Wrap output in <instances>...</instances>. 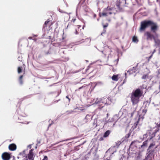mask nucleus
<instances>
[{
  "instance_id": "f8f14e48",
  "label": "nucleus",
  "mask_w": 160,
  "mask_h": 160,
  "mask_svg": "<svg viewBox=\"0 0 160 160\" xmlns=\"http://www.w3.org/2000/svg\"><path fill=\"white\" fill-rule=\"evenodd\" d=\"M77 28L75 29V33L76 34H78L79 32L81 29L80 28H81V26L80 25H77Z\"/></svg>"
},
{
  "instance_id": "2f4dec72",
  "label": "nucleus",
  "mask_w": 160,
  "mask_h": 160,
  "mask_svg": "<svg viewBox=\"0 0 160 160\" xmlns=\"http://www.w3.org/2000/svg\"><path fill=\"white\" fill-rule=\"evenodd\" d=\"M135 142H136V141H132V142H131V144H130V145L131 146V145H132V144H134V143Z\"/></svg>"
},
{
  "instance_id": "49530a36",
  "label": "nucleus",
  "mask_w": 160,
  "mask_h": 160,
  "mask_svg": "<svg viewBox=\"0 0 160 160\" xmlns=\"http://www.w3.org/2000/svg\"><path fill=\"white\" fill-rule=\"evenodd\" d=\"M13 160H15V158H14V157H13Z\"/></svg>"
},
{
  "instance_id": "e433bc0d",
  "label": "nucleus",
  "mask_w": 160,
  "mask_h": 160,
  "mask_svg": "<svg viewBox=\"0 0 160 160\" xmlns=\"http://www.w3.org/2000/svg\"><path fill=\"white\" fill-rule=\"evenodd\" d=\"M152 55L148 57L149 59H151V58H152Z\"/></svg>"
},
{
  "instance_id": "f3484780",
  "label": "nucleus",
  "mask_w": 160,
  "mask_h": 160,
  "mask_svg": "<svg viewBox=\"0 0 160 160\" xmlns=\"http://www.w3.org/2000/svg\"><path fill=\"white\" fill-rule=\"evenodd\" d=\"M108 15L107 13H106L104 10L102 13H99V16L100 17L102 16H107Z\"/></svg>"
},
{
  "instance_id": "c85d7f7f",
  "label": "nucleus",
  "mask_w": 160,
  "mask_h": 160,
  "mask_svg": "<svg viewBox=\"0 0 160 160\" xmlns=\"http://www.w3.org/2000/svg\"><path fill=\"white\" fill-rule=\"evenodd\" d=\"M108 26V24L107 23L105 25H103V27L104 28H105L107 27Z\"/></svg>"
},
{
  "instance_id": "cd10ccee",
  "label": "nucleus",
  "mask_w": 160,
  "mask_h": 160,
  "mask_svg": "<svg viewBox=\"0 0 160 160\" xmlns=\"http://www.w3.org/2000/svg\"><path fill=\"white\" fill-rule=\"evenodd\" d=\"M48 157L46 156H45L44 157V158L42 160H48Z\"/></svg>"
},
{
  "instance_id": "1a4fd4ad",
  "label": "nucleus",
  "mask_w": 160,
  "mask_h": 160,
  "mask_svg": "<svg viewBox=\"0 0 160 160\" xmlns=\"http://www.w3.org/2000/svg\"><path fill=\"white\" fill-rule=\"evenodd\" d=\"M8 148L10 151H14L16 149L17 146L14 143L11 144L9 145Z\"/></svg>"
},
{
  "instance_id": "b1692460",
  "label": "nucleus",
  "mask_w": 160,
  "mask_h": 160,
  "mask_svg": "<svg viewBox=\"0 0 160 160\" xmlns=\"http://www.w3.org/2000/svg\"><path fill=\"white\" fill-rule=\"evenodd\" d=\"M139 120H140V118L138 119V121H137L136 122H135L134 123V128H136L137 127V126L138 125V124L139 123Z\"/></svg>"
},
{
  "instance_id": "ddd939ff",
  "label": "nucleus",
  "mask_w": 160,
  "mask_h": 160,
  "mask_svg": "<svg viewBox=\"0 0 160 160\" xmlns=\"http://www.w3.org/2000/svg\"><path fill=\"white\" fill-rule=\"evenodd\" d=\"M86 39H88V38H86V37H84L83 35H81L80 36L78 40H79V41H82V42H84L83 41L84 40H85Z\"/></svg>"
},
{
  "instance_id": "6e6552de",
  "label": "nucleus",
  "mask_w": 160,
  "mask_h": 160,
  "mask_svg": "<svg viewBox=\"0 0 160 160\" xmlns=\"http://www.w3.org/2000/svg\"><path fill=\"white\" fill-rule=\"evenodd\" d=\"M149 73H147L146 74H144L141 78L144 80V81L146 82L147 81L148 79L151 80V77L149 76Z\"/></svg>"
},
{
  "instance_id": "4c0bfd02",
  "label": "nucleus",
  "mask_w": 160,
  "mask_h": 160,
  "mask_svg": "<svg viewBox=\"0 0 160 160\" xmlns=\"http://www.w3.org/2000/svg\"><path fill=\"white\" fill-rule=\"evenodd\" d=\"M152 55L148 57L149 59H151V58H152Z\"/></svg>"
},
{
  "instance_id": "4468645a",
  "label": "nucleus",
  "mask_w": 160,
  "mask_h": 160,
  "mask_svg": "<svg viewBox=\"0 0 160 160\" xmlns=\"http://www.w3.org/2000/svg\"><path fill=\"white\" fill-rule=\"evenodd\" d=\"M23 75H21L18 78V80L19 81V83L21 85H22L23 84Z\"/></svg>"
},
{
  "instance_id": "aec40b11",
  "label": "nucleus",
  "mask_w": 160,
  "mask_h": 160,
  "mask_svg": "<svg viewBox=\"0 0 160 160\" xmlns=\"http://www.w3.org/2000/svg\"><path fill=\"white\" fill-rule=\"evenodd\" d=\"M50 22V20L48 19L44 23V25H43V28H44L47 27V24Z\"/></svg>"
},
{
  "instance_id": "6ab92c4d",
  "label": "nucleus",
  "mask_w": 160,
  "mask_h": 160,
  "mask_svg": "<svg viewBox=\"0 0 160 160\" xmlns=\"http://www.w3.org/2000/svg\"><path fill=\"white\" fill-rule=\"evenodd\" d=\"M132 41L134 42L137 43L138 42V40L136 36H134L132 38Z\"/></svg>"
},
{
  "instance_id": "de8ad7c7",
  "label": "nucleus",
  "mask_w": 160,
  "mask_h": 160,
  "mask_svg": "<svg viewBox=\"0 0 160 160\" xmlns=\"http://www.w3.org/2000/svg\"><path fill=\"white\" fill-rule=\"evenodd\" d=\"M106 160H110V159H108V158H107V159H106Z\"/></svg>"
},
{
  "instance_id": "4be33fe9",
  "label": "nucleus",
  "mask_w": 160,
  "mask_h": 160,
  "mask_svg": "<svg viewBox=\"0 0 160 160\" xmlns=\"http://www.w3.org/2000/svg\"><path fill=\"white\" fill-rule=\"evenodd\" d=\"M76 21V19L75 18H73L71 21V23L74 25H76L77 24L75 23V22Z\"/></svg>"
},
{
  "instance_id": "a18cd8bd",
  "label": "nucleus",
  "mask_w": 160,
  "mask_h": 160,
  "mask_svg": "<svg viewBox=\"0 0 160 160\" xmlns=\"http://www.w3.org/2000/svg\"><path fill=\"white\" fill-rule=\"evenodd\" d=\"M109 100V98H107V99L106 100V101L107 102V101H108Z\"/></svg>"
},
{
  "instance_id": "412c9836",
  "label": "nucleus",
  "mask_w": 160,
  "mask_h": 160,
  "mask_svg": "<svg viewBox=\"0 0 160 160\" xmlns=\"http://www.w3.org/2000/svg\"><path fill=\"white\" fill-rule=\"evenodd\" d=\"M18 74H20L22 71V67H19L18 68Z\"/></svg>"
},
{
  "instance_id": "a878e982",
  "label": "nucleus",
  "mask_w": 160,
  "mask_h": 160,
  "mask_svg": "<svg viewBox=\"0 0 160 160\" xmlns=\"http://www.w3.org/2000/svg\"><path fill=\"white\" fill-rule=\"evenodd\" d=\"M130 135H131V133L129 132L128 134H127L126 135V136L125 137V138L126 139H127L130 137Z\"/></svg>"
},
{
  "instance_id": "ea45409f",
  "label": "nucleus",
  "mask_w": 160,
  "mask_h": 160,
  "mask_svg": "<svg viewBox=\"0 0 160 160\" xmlns=\"http://www.w3.org/2000/svg\"><path fill=\"white\" fill-rule=\"evenodd\" d=\"M68 59H69V58H66V59L64 61H67L68 60Z\"/></svg>"
},
{
  "instance_id": "7c9ffc66",
  "label": "nucleus",
  "mask_w": 160,
  "mask_h": 160,
  "mask_svg": "<svg viewBox=\"0 0 160 160\" xmlns=\"http://www.w3.org/2000/svg\"><path fill=\"white\" fill-rule=\"evenodd\" d=\"M126 81H127V80H126V79H125L123 81V82H122V84H124V83H125L126 82Z\"/></svg>"
},
{
  "instance_id": "c9c22d12",
  "label": "nucleus",
  "mask_w": 160,
  "mask_h": 160,
  "mask_svg": "<svg viewBox=\"0 0 160 160\" xmlns=\"http://www.w3.org/2000/svg\"><path fill=\"white\" fill-rule=\"evenodd\" d=\"M152 55L148 57L149 59H151V58H152Z\"/></svg>"
},
{
  "instance_id": "f03ea898",
  "label": "nucleus",
  "mask_w": 160,
  "mask_h": 160,
  "mask_svg": "<svg viewBox=\"0 0 160 160\" xmlns=\"http://www.w3.org/2000/svg\"><path fill=\"white\" fill-rule=\"evenodd\" d=\"M142 90L138 88L132 91L130 96L131 100L132 105H135L138 104L140 101V98L143 95Z\"/></svg>"
},
{
  "instance_id": "58836bf2",
  "label": "nucleus",
  "mask_w": 160,
  "mask_h": 160,
  "mask_svg": "<svg viewBox=\"0 0 160 160\" xmlns=\"http://www.w3.org/2000/svg\"><path fill=\"white\" fill-rule=\"evenodd\" d=\"M85 25L84 24V25H83V26H82V28L83 29H84V28L85 27Z\"/></svg>"
},
{
  "instance_id": "a19ab883",
  "label": "nucleus",
  "mask_w": 160,
  "mask_h": 160,
  "mask_svg": "<svg viewBox=\"0 0 160 160\" xmlns=\"http://www.w3.org/2000/svg\"><path fill=\"white\" fill-rule=\"evenodd\" d=\"M28 147H29V148H30V149H31V147H31V145H29L28 146Z\"/></svg>"
},
{
  "instance_id": "5701e85b",
  "label": "nucleus",
  "mask_w": 160,
  "mask_h": 160,
  "mask_svg": "<svg viewBox=\"0 0 160 160\" xmlns=\"http://www.w3.org/2000/svg\"><path fill=\"white\" fill-rule=\"evenodd\" d=\"M155 42L157 43L158 45H160V40L157 39H156V38L155 39V40H154Z\"/></svg>"
},
{
  "instance_id": "f257e3e1",
  "label": "nucleus",
  "mask_w": 160,
  "mask_h": 160,
  "mask_svg": "<svg viewBox=\"0 0 160 160\" xmlns=\"http://www.w3.org/2000/svg\"><path fill=\"white\" fill-rule=\"evenodd\" d=\"M149 26L150 27L151 31L155 35L151 34L149 31H147L144 33V36L146 37L147 40H155V38L158 37V35L156 32L158 29V26L157 24L152 20H144L141 22L139 31H143L145 30L146 28Z\"/></svg>"
},
{
  "instance_id": "c03bdc74",
  "label": "nucleus",
  "mask_w": 160,
  "mask_h": 160,
  "mask_svg": "<svg viewBox=\"0 0 160 160\" xmlns=\"http://www.w3.org/2000/svg\"><path fill=\"white\" fill-rule=\"evenodd\" d=\"M155 50H154V51L152 53V54H153L155 52Z\"/></svg>"
},
{
  "instance_id": "dca6fc26",
  "label": "nucleus",
  "mask_w": 160,
  "mask_h": 160,
  "mask_svg": "<svg viewBox=\"0 0 160 160\" xmlns=\"http://www.w3.org/2000/svg\"><path fill=\"white\" fill-rule=\"evenodd\" d=\"M91 115L87 114L85 117V119L86 120V122L90 121L91 119Z\"/></svg>"
},
{
  "instance_id": "8fccbe9b",
  "label": "nucleus",
  "mask_w": 160,
  "mask_h": 160,
  "mask_svg": "<svg viewBox=\"0 0 160 160\" xmlns=\"http://www.w3.org/2000/svg\"><path fill=\"white\" fill-rule=\"evenodd\" d=\"M35 148H36V149L37 148V146Z\"/></svg>"
},
{
  "instance_id": "2eb2a0df",
  "label": "nucleus",
  "mask_w": 160,
  "mask_h": 160,
  "mask_svg": "<svg viewBox=\"0 0 160 160\" xmlns=\"http://www.w3.org/2000/svg\"><path fill=\"white\" fill-rule=\"evenodd\" d=\"M111 131L109 130H108L107 131L104 133V135L103 136V137L104 138H106L108 137L109 135L110 134Z\"/></svg>"
},
{
  "instance_id": "7ed1b4c3",
  "label": "nucleus",
  "mask_w": 160,
  "mask_h": 160,
  "mask_svg": "<svg viewBox=\"0 0 160 160\" xmlns=\"http://www.w3.org/2000/svg\"><path fill=\"white\" fill-rule=\"evenodd\" d=\"M155 145V144L154 142H152L150 144L148 149V150H149L148 153V155L145 160H152V158L154 156V152L155 149L157 148V147L154 148H153Z\"/></svg>"
},
{
  "instance_id": "c756f323",
  "label": "nucleus",
  "mask_w": 160,
  "mask_h": 160,
  "mask_svg": "<svg viewBox=\"0 0 160 160\" xmlns=\"http://www.w3.org/2000/svg\"><path fill=\"white\" fill-rule=\"evenodd\" d=\"M99 141H102L103 140V137H101L100 139H99Z\"/></svg>"
},
{
  "instance_id": "f704fd0d",
  "label": "nucleus",
  "mask_w": 160,
  "mask_h": 160,
  "mask_svg": "<svg viewBox=\"0 0 160 160\" xmlns=\"http://www.w3.org/2000/svg\"><path fill=\"white\" fill-rule=\"evenodd\" d=\"M146 58L148 60V62L150 60L149 58L148 57H147Z\"/></svg>"
},
{
  "instance_id": "423d86ee",
  "label": "nucleus",
  "mask_w": 160,
  "mask_h": 160,
  "mask_svg": "<svg viewBox=\"0 0 160 160\" xmlns=\"http://www.w3.org/2000/svg\"><path fill=\"white\" fill-rule=\"evenodd\" d=\"M10 154L7 152H4L2 155V158L3 160H9L11 158Z\"/></svg>"
},
{
  "instance_id": "0eeeda50",
  "label": "nucleus",
  "mask_w": 160,
  "mask_h": 160,
  "mask_svg": "<svg viewBox=\"0 0 160 160\" xmlns=\"http://www.w3.org/2000/svg\"><path fill=\"white\" fill-rule=\"evenodd\" d=\"M121 2H120V0H119V1L117 0L116 2V7L118 9V10L119 12L122 11L123 10V8L121 6Z\"/></svg>"
},
{
  "instance_id": "a211bd4d",
  "label": "nucleus",
  "mask_w": 160,
  "mask_h": 160,
  "mask_svg": "<svg viewBox=\"0 0 160 160\" xmlns=\"http://www.w3.org/2000/svg\"><path fill=\"white\" fill-rule=\"evenodd\" d=\"M148 144V140L144 141L141 146V148H143L144 147H146Z\"/></svg>"
},
{
  "instance_id": "79ce46f5",
  "label": "nucleus",
  "mask_w": 160,
  "mask_h": 160,
  "mask_svg": "<svg viewBox=\"0 0 160 160\" xmlns=\"http://www.w3.org/2000/svg\"><path fill=\"white\" fill-rule=\"evenodd\" d=\"M59 11L62 13H65L64 12H62V11H61L60 10H59Z\"/></svg>"
},
{
  "instance_id": "9b49d317",
  "label": "nucleus",
  "mask_w": 160,
  "mask_h": 160,
  "mask_svg": "<svg viewBox=\"0 0 160 160\" xmlns=\"http://www.w3.org/2000/svg\"><path fill=\"white\" fill-rule=\"evenodd\" d=\"M118 75H113L112 77V79L113 81H117L118 80Z\"/></svg>"
},
{
  "instance_id": "09e8293b",
  "label": "nucleus",
  "mask_w": 160,
  "mask_h": 160,
  "mask_svg": "<svg viewBox=\"0 0 160 160\" xmlns=\"http://www.w3.org/2000/svg\"><path fill=\"white\" fill-rule=\"evenodd\" d=\"M23 72H24L23 74H24V73H25V71H24V70Z\"/></svg>"
},
{
  "instance_id": "37998d69",
  "label": "nucleus",
  "mask_w": 160,
  "mask_h": 160,
  "mask_svg": "<svg viewBox=\"0 0 160 160\" xmlns=\"http://www.w3.org/2000/svg\"><path fill=\"white\" fill-rule=\"evenodd\" d=\"M32 37H29L28 38V39H32Z\"/></svg>"
},
{
  "instance_id": "20e7f679",
  "label": "nucleus",
  "mask_w": 160,
  "mask_h": 160,
  "mask_svg": "<svg viewBox=\"0 0 160 160\" xmlns=\"http://www.w3.org/2000/svg\"><path fill=\"white\" fill-rule=\"evenodd\" d=\"M36 155V152L35 151L34 149L32 148L31 149L29 152L28 153V154L27 156L25 154L24 152L21 153L19 156L18 157V158H22V157L23 156L25 157L26 158H27V159H29L30 160H34V158Z\"/></svg>"
},
{
  "instance_id": "39448f33",
  "label": "nucleus",
  "mask_w": 160,
  "mask_h": 160,
  "mask_svg": "<svg viewBox=\"0 0 160 160\" xmlns=\"http://www.w3.org/2000/svg\"><path fill=\"white\" fill-rule=\"evenodd\" d=\"M160 128V123L159 124L157 123L156 126L154 128V129H155V130L153 132L152 130H148L146 133L143 135V138H147L148 136L149 135L150 136V139H152L155 136L156 133L159 131Z\"/></svg>"
},
{
  "instance_id": "473e14b6",
  "label": "nucleus",
  "mask_w": 160,
  "mask_h": 160,
  "mask_svg": "<svg viewBox=\"0 0 160 160\" xmlns=\"http://www.w3.org/2000/svg\"><path fill=\"white\" fill-rule=\"evenodd\" d=\"M85 86H82V87H81L80 88H78V90H80V89H81L82 88H83V87H84Z\"/></svg>"
},
{
  "instance_id": "9d476101",
  "label": "nucleus",
  "mask_w": 160,
  "mask_h": 160,
  "mask_svg": "<svg viewBox=\"0 0 160 160\" xmlns=\"http://www.w3.org/2000/svg\"><path fill=\"white\" fill-rule=\"evenodd\" d=\"M112 8H111L109 7H108L107 8H105L104 9V10L106 13H107V14H112V12L111 11L112 10Z\"/></svg>"
},
{
  "instance_id": "393cba45",
  "label": "nucleus",
  "mask_w": 160,
  "mask_h": 160,
  "mask_svg": "<svg viewBox=\"0 0 160 160\" xmlns=\"http://www.w3.org/2000/svg\"><path fill=\"white\" fill-rule=\"evenodd\" d=\"M147 109L145 108L142 110V113H143V115H145V114H146L147 112Z\"/></svg>"
},
{
  "instance_id": "72a5a7b5",
  "label": "nucleus",
  "mask_w": 160,
  "mask_h": 160,
  "mask_svg": "<svg viewBox=\"0 0 160 160\" xmlns=\"http://www.w3.org/2000/svg\"><path fill=\"white\" fill-rule=\"evenodd\" d=\"M66 98L68 99L69 101L70 102V99L68 97V96H67L66 97Z\"/></svg>"
},
{
  "instance_id": "bb28decb",
  "label": "nucleus",
  "mask_w": 160,
  "mask_h": 160,
  "mask_svg": "<svg viewBox=\"0 0 160 160\" xmlns=\"http://www.w3.org/2000/svg\"><path fill=\"white\" fill-rule=\"evenodd\" d=\"M144 115H143V114L142 116V115H140L139 116V117L138 119L140 118V120L141 119H142V120H143V118H144Z\"/></svg>"
}]
</instances>
